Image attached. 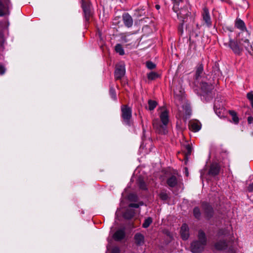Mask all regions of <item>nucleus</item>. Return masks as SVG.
Returning <instances> with one entry per match:
<instances>
[{"label":"nucleus","mask_w":253,"mask_h":253,"mask_svg":"<svg viewBox=\"0 0 253 253\" xmlns=\"http://www.w3.org/2000/svg\"><path fill=\"white\" fill-rule=\"evenodd\" d=\"M198 34L197 33H195L192 32L190 33V38H191L192 37L196 38V37H198Z\"/></svg>","instance_id":"37998d69"},{"label":"nucleus","mask_w":253,"mask_h":253,"mask_svg":"<svg viewBox=\"0 0 253 253\" xmlns=\"http://www.w3.org/2000/svg\"><path fill=\"white\" fill-rule=\"evenodd\" d=\"M202 210L205 216L208 218H211L213 215V210L212 206L207 202H203L202 204Z\"/></svg>","instance_id":"0eeeda50"},{"label":"nucleus","mask_w":253,"mask_h":253,"mask_svg":"<svg viewBox=\"0 0 253 253\" xmlns=\"http://www.w3.org/2000/svg\"><path fill=\"white\" fill-rule=\"evenodd\" d=\"M84 17H85V20L86 21H89L90 18L91 17V16L92 15L91 10H84Z\"/></svg>","instance_id":"7c9ffc66"},{"label":"nucleus","mask_w":253,"mask_h":253,"mask_svg":"<svg viewBox=\"0 0 253 253\" xmlns=\"http://www.w3.org/2000/svg\"><path fill=\"white\" fill-rule=\"evenodd\" d=\"M115 50L117 53H119L120 55H123L125 54L124 49L120 44H117L115 46Z\"/></svg>","instance_id":"a878e982"},{"label":"nucleus","mask_w":253,"mask_h":253,"mask_svg":"<svg viewBox=\"0 0 253 253\" xmlns=\"http://www.w3.org/2000/svg\"><path fill=\"white\" fill-rule=\"evenodd\" d=\"M230 32H232L233 31V28L231 27H227L226 28Z\"/></svg>","instance_id":"a18cd8bd"},{"label":"nucleus","mask_w":253,"mask_h":253,"mask_svg":"<svg viewBox=\"0 0 253 253\" xmlns=\"http://www.w3.org/2000/svg\"><path fill=\"white\" fill-rule=\"evenodd\" d=\"M155 7L157 10H159L160 8V5L158 4H156L155 5Z\"/></svg>","instance_id":"de8ad7c7"},{"label":"nucleus","mask_w":253,"mask_h":253,"mask_svg":"<svg viewBox=\"0 0 253 253\" xmlns=\"http://www.w3.org/2000/svg\"><path fill=\"white\" fill-rule=\"evenodd\" d=\"M146 67L149 69H154L155 67H156V65L153 63L151 61H147L146 62Z\"/></svg>","instance_id":"c9c22d12"},{"label":"nucleus","mask_w":253,"mask_h":253,"mask_svg":"<svg viewBox=\"0 0 253 253\" xmlns=\"http://www.w3.org/2000/svg\"><path fill=\"white\" fill-rule=\"evenodd\" d=\"M248 190L250 192H253V182L249 185L248 187Z\"/></svg>","instance_id":"ea45409f"},{"label":"nucleus","mask_w":253,"mask_h":253,"mask_svg":"<svg viewBox=\"0 0 253 253\" xmlns=\"http://www.w3.org/2000/svg\"><path fill=\"white\" fill-rule=\"evenodd\" d=\"M152 222V218L149 217L145 219L144 223L142 224V227L144 228L148 227Z\"/></svg>","instance_id":"393cba45"},{"label":"nucleus","mask_w":253,"mask_h":253,"mask_svg":"<svg viewBox=\"0 0 253 253\" xmlns=\"http://www.w3.org/2000/svg\"><path fill=\"white\" fill-rule=\"evenodd\" d=\"M220 169V166L217 163H213L211 165L209 173L210 175L215 176L218 174Z\"/></svg>","instance_id":"2eb2a0df"},{"label":"nucleus","mask_w":253,"mask_h":253,"mask_svg":"<svg viewBox=\"0 0 253 253\" xmlns=\"http://www.w3.org/2000/svg\"><path fill=\"white\" fill-rule=\"evenodd\" d=\"M190 129L193 132H197L201 128V123L198 121H191L189 124Z\"/></svg>","instance_id":"a211bd4d"},{"label":"nucleus","mask_w":253,"mask_h":253,"mask_svg":"<svg viewBox=\"0 0 253 253\" xmlns=\"http://www.w3.org/2000/svg\"><path fill=\"white\" fill-rule=\"evenodd\" d=\"M109 94H110L111 97L112 98V99H113L114 100H117V95H116V91L113 86H110Z\"/></svg>","instance_id":"5701e85b"},{"label":"nucleus","mask_w":253,"mask_h":253,"mask_svg":"<svg viewBox=\"0 0 253 253\" xmlns=\"http://www.w3.org/2000/svg\"><path fill=\"white\" fill-rule=\"evenodd\" d=\"M5 4L0 0V16H3L5 14Z\"/></svg>","instance_id":"2f4dec72"},{"label":"nucleus","mask_w":253,"mask_h":253,"mask_svg":"<svg viewBox=\"0 0 253 253\" xmlns=\"http://www.w3.org/2000/svg\"><path fill=\"white\" fill-rule=\"evenodd\" d=\"M178 182V179L174 175H170L168 177L167 179V184L168 186L170 188H173L176 187L177 185Z\"/></svg>","instance_id":"ddd939ff"},{"label":"nucleus","mask_w":253,"mask_h":253,"mask_svg":"<svg viewBox=\"0 0 253 253\" xmlns=\"http://www.w3.org/2000/svg\"><path fill=\"white\" fill-rule=\"evenodd\" d=\"M218 234H219V235H220V234H224V232H223V230H219V232H218Z\"/></svg>","instance_id":"09e8293b"},{"label":"nucleus","mask_w":253,"mask_h":253,"mask_svg":"<svg viewBox=\"0 0 253 253\" xmlns=\"http://www.w3.org/2000/svg\"><path fill=\"white\" fill-rule=\"evenodd\" d=\"M120 249L118 247H114L112 249L111 253H120Z\"/></svg>","instance_id":"58836bf2"},{"label":"nucleus","mask_w":253,"mask_h":253,"mask_svg":"<svg viewBox=\"0 0 253 253\" xmlns=\"http://www.w3.org/2000/svg\"><path fill=\"white\" fill-rule=\"evenodd\" d=\"M247 97L251 102V106L253 108V93L252 92L248 93Z\"/></svg>","instance_id":"4c0bfd02"},{"label":"nucleus","mask_w":253,"mask_h":253,"mask_svg":"<svg viewBox=\"0 0 253 253\" xmlns=\"http://www.w3.org/2000/svg\"><path fill=\"white\" fill-rule=\"evenodd\" d=\"M192 152V148L189 144H187L185 146L184 153L185 157L187 158L188 156H190Z\"/></svg>","instance_id":"b1692460"},{"label":"nucleus","mask_w":253,"mask_h":253,"mask_svg":"<svg viewBox=\"0 0 253 253\" xmlns=\"http://www.w3.org/2000/svg\"><path fill=\"white\" fill-rule=\"evenodd\" d=\"M228 36L229 40L225 38L222 39L223 44L229 46L236 55H241L243 51V47L239 43V40H234L231 39L230 35Z\"/></svg>","instance_id":"7ed1b4c3"},{"label":"nucleus","mask_w":253,"mask_h":253,"mask_svg":"<svg viewBox=\"0 0 253 253\" xmlns=\"http://www.w3.org/2000/svg\"><path fill=\"white\" fill-rule=\"evenodd\" d=\"M82 7L83 9V11L91 10L90 3L86 2L85 1L83 2Z\"/></svg>","instance_id":"f704fd0d"},{"label":"nucleus","mask_w":253,"mask_h":253,"mask_svg":"<svg viewBox=\"0 0 253 253\" xmlns=\"http://www.w3.org/2000/svg\"><path fill=\"white\" fill-rule=\"evenodd\" d=\"M244 34L245 35L243 36V37L239 39V43L241 44L243 49L245 48L249 54L252 55L253 53V48L249 39L250 34L248 31H246Z\"/></svg>","instance_id":"39448f33"},{"label":"nucleus","mask_w":253,"mask_h":253,"mask_svg":"<svg viewBox=\"0 0 253 253\" xmlns=\"http://www.w3.org/2000/svg\"><path fill=\"white\" fill-rule=\"evenodd\" d=\"M248 122L250 124L253 123V117L252 116L249 117L248 118Z\"/></svg>","instance_id":"c03bdc74"},{"label":"nucleus","mask_w":253,"mask_h":253,"mask_svg":"<svg viewBox=\"0 0 253 253\" xmlns=\"http://www.w3.org/2000/svg\"><path fill=\"white\" fill-rule=\"evenodd\" d=\"M204 71L203 65L201 64H199L196 68V73H195V79L196 80H198L199 78L201 77L202 74Z\"/></svg>","instance_id":"412c9836"},{"label":"nucleus","mask_w":253,"mask_h":253,"mask_svg":"<svg viewBox=\"0 0 253 253\" xmlns=\"http://www.w3.org/2000/svg\"><path fill=\"white\" fill-rule=\"evenodd\" d=\"M177 16L178 19H183L182 20L183 22L184 19L188 17L190 13L189 12L186 6L181 8L180 10L178 9L177 12Z\"/></svg>","instance_id":"9d476101"},{"label":"nucleus","mask_w":253,"mask_h":253,"mask_svg":"<svg viewBox=\"0 0 253 253\" xmlns=\"http://www.w3.org/2000/svg\"><path fill=\"white\" fill-rule=\"evenodd\" d=\"M207 244V238L205 233L200 230L198 233V240L193 242L191 245V250L193 253H201Z\"/></svg>","instance_id":"f03ea898"},{"label":"nucleus","mask_w":253,"mask_h":253,"mask_svg":"<svg viewBox=\"0 0 253 253\" xmlns=\"http://www.w3.org/2000/svg\"><path fill=\"white\" fill-rule=\"evenodd\" d=\"M229 113L232 117V122L236 125L238 124L239 122V119L236 112L233 110H229Z\"/></svg>","instance_id":"4be33fe9"},{"label":"nucleus","mask_w":253,"mask_h":253,"mask_svg":"<svg viewBox=\"0 0 253 253\" xmlns=\"http://www.w3.org/2000/svg\"><path fill=\"white\" fill-rule=\"evenodd\" d=\"M159 196L160 198L164 201L167 200L169 198V196L166 192H161Z\"/></svg>","instance_id":"72a5a7b5"},{"label":"nucleus","mask_w":253,"mask_h":253,"mask_svg":"<svg viewBox=\"0 0 253 253\" xmlns=\"http://www.w3.org/2000/svg\"><path fill=\"white\" fill-rule=\"evenodd\" d=\"M126 69L125 65L123 64H118L116 66L115 71V78L116 80H121L125 75Z\"/></svg>","instance_id":"6e6552de"},{"label":"nucleus","mask_w":253,"mask_h":253,"mask_svg":"<svg viewBox=\"0 0 253 253\" xmlns=\"http://www.w3.org/2000/svg\"><path fill=\"white\" fill-rule=\"evenodd\" d=\"M174 0V5L173 6L172 9H173V10L175 12H177L178 11V9L179 2H181L182 1V0Z\"/></svg>","instance_id":"473e14b6"},{"label":"nucleus","mask_w":253,"mask_h":253,"mask_svg":"<svg viewBox=\"0 0 253 253\" xmlns=\"http://www.w3.org/2000/svg\"><path fill=\"white\" fill-rule=\"evenodd\" d=\"M122 18L123 22L126 27L129 28L132 26L133 19L128 13H124L123 15Z\"/></svg>","instance_id":"4468645a"},{"label":"nucleus","mask_w":253,"mask_h":253,"mask_svg":"<svg viewBox=\"0 0 253 253\" xmlns=\"http://www.w3.org/2000/svg\"><path fill=\"white\" fill-rule=\"evenodd\" d=\"M202 16L203 21L205 22L206 25L208 27H210L211 25V21L209 10L207 7L203 8Z\"/></svg>","instance_id":"f8f14e48"},{"label":"nucleus","mask_w":253,"mask_h":253,"mask_svg":"<svg viewBox=\"0 0 253 253\" xmlns=\"http://www.w3.org/2000/svg\"><path fill=\"white\" fill-rule=\"evenodd\" d=\"M201 88L204 92L208 93L213 88V86L211 84L202 82L201 84Z\"/></svg>","instance_id":"6ab92c4d"},{"label":"nucleus","mask_w":253,"mask_h":253,"mask_svg":"<svg viewBox=\"0 0 253 253\" xmlns=\"http://www.w3.org/2000/svg\"><path fill=\"white\" fill-rule=\"evenodd\" d=\"M135 214L134 210L128 209H127L124 213L123 216L125 218L129 219L132 218Z\"/></svg>","instance_id":"aec40b11"},{"label":"nucleus","mask_w":253,"mask_h":253,"mask_svg":"<svg viewBox=\"0 0 253 253\" xmlns=\"http://www.w3.org/2000/svg\"><path fill=\"white\" fill-rule=\"evenodd\" d=\"M235 27L242 32L239 34V36H243L245 33L247 31L244 22L240 19H237L235 23Z\"/></svg>","instance_id":"1a4fd4ad"},{"label":"nucleus","mask_w":253,"mask_h":253,"mask_svg":"<svg viewBox=\"0 0 253 253\" xmlns=\"http://www.w3.org/2000/svg\"><path fill=\"white\" fill-rule=\"evenodd\" d=\"M138 186H139V187L141 189H142V190H146L147 189L146 185L145 182L144 181V180L141 178L139 179Z\"/></svg>","instance_id":"c756f323"},{"label":"nucleus","mask_w":253,"mask_h":253,"mask_svg":"<svg viewBox=\"0 0 253 253\" xmlns=\"http://www.w3.org/2000/svg\"><path fill=\"white\" fill-rule=\"evenodd\" d=\"M185 170H186V175H187H187H188V172H187V171H188V169H187V168H185Z\"/></svg>","instance_id":"8fccbe9b"},{"label":"nucleus","mask_w":253,"mask_h":253,"mask_svg":"<svg viewBox=\"0 0 253 253\" xmlns=\"http://www.w3.org/2000/svg\"><path fill=\"white\" fill-rule=\"evenodd\" d=\"M143 205V203L142 202H140L138 204L131 203V204H129L128 207L129 208H138L140 206H142Z\"/></svg>","instance_id":"e433bc0d"},{"label":"nucleus","mask_w":253,"mask_h":253,"mask_svg":"<svg viewBox=\"0 0 253 253\" xmlns=\"http://www.w3.org/2000/svg\"><path fill=\"white\" fill-rule=\"evenodd\" d=\"M9 0H5V4L6 5V6H8V3H9Z\"/></svg>","instance_id":"49530a36"},{"label":"nucleus","mask_w":253,"mask_h":253,"mask_svg":"<svg viewBox=\"0 0 253 253\" xmlns=\"http://www.w3.org/2000/svg\"><path fill=\"white\" fill-rule=\"evenodd\" d=\"M160 119L163 125L158 119H154L153 126L156 131L161 134H166L168 132L167 125L169 122V116L167 111H164L160 115Z\"/></svg>","instance_id":"f257e3e1"},{"label":"nucleus","mask_w":253,"mask_h":253,"mask_svg":"<svg viewBox=\"0 0 253 253\" xmlns=\"http://www.w3.org/2000/svg\"><path fill=\"white\" fill-rule=\"evenodd\" d=\"M5 71V69L4 66L2 65H0V74L2 75L4 73Z\"/></svg>","instance_id":"79ce46f5"},{"label":"nucleus","mask_w":253,"mask_h":253,"mask_svg":"<svg viewBox=\"0 0 253 253\" xmlns=\"http://www.w3.org/2000/svg\"><path fill=\"white\" fill-rule=\"evenodd\" d=\"M215 248L219 251L225 250L228 249L230 253H233L234 251L231 247H229L228 243L225 240L217 241L214 245Z\"/></svg>","instance_id":"423d86ee"},{"label":"nucleus","mask_w":253,"mask_h":253,"mask_svg":"<svg viewBox=\"0 0 253 253\" xmlns=\"http://www.w3.org/2000/svg\"><path fill=\"white\" fill-rule=\"evenodd\" d=\"M158 74L154 72H151L147 75L148 79L150 80H154L158 78Z\"/></svg>","instance_id":"cd10ccee"},{"label":"nucleus","mask_w":253,"mask_h":253,"mask_svg":"<svg viewBox=\"0 0 253 253\" xmlns=\"http://www.w3.org/2000/svg\"><path fill=\"white\" fill-rule=\"evenodd\" d=\"M126 236L125 229L117 230L113 234V238L116 241H120L125 238Z\"/></svg>","instance_id":"9b49d317"},{"label":"nucleus","mask_w":253,"mask_h":253,"mask_svg":"<svg viewBox=\"0 0 253 253\" xmlns=\"http://www.w3.org/2000/svg\"><path fill=\"white\" fill-rule=\"evenodd\" d=\"M122 118L124 124L128 126L132 125L131 109L127 105H122L121 106Z\"/></svg>","instance_id":"20e7f679"},{"label":"nucleus","mask_w":253,"mask_h":253,"mask_svg":"<svg viewBox=\"0 0 253 253\" xmlns=\"http://www.w3.org/2000/svg\"><path fill=\"white\" fill-rule=\"evenodd\" d=\"M128 198H129V200L135 201V199H136V196L134 194H130Z\"/></svg>","instance_id":"a19ab883"},{"label":"nucleus","mask_w":253,"mask_h":253,"mask_svg":"<svg viewBox=\"0 0 253 253\" xmlns=\"http://www.w3.org/2000/svg\"><path fill=\"white\" fill-rule=\"evenodd\" d=\"M157 105V103L156 101L152 100H149L148 101L149 110L150 111L153 110Z\"/></svg>","instance_id":"bb28decb"},{"label":"nucleus","mask_w":253,"mask_h":253,"mask_svg":"<svg viewBox=\"0 0 253 253\" xmlns=\"http://www.w3.org/2000/svg\"><path fill=\"white\" fill-rule=\"evenodd\" d=\"M180 234L183 240H186L188 239L189 236V228L186 224H182L181 227Z\"/></svg>","instance_id":"dca6fc26"},{"label":"nucleus","mask_w":253,"mask_h":253,"mask_svg":"<svg viewBox=\"0 0 253 253\" xmlns=\"http://www.w3.org/2000/svg\"><path fill=\"white\" fill-rule=\"evenodd\" d=\"M134 240L137 246H142L144 243V236L140 233H137L134 235Z\"/></svg>","instance_id":"f3484780"},{"label":"nucleus","mask_w":253,"mask_h":253,"mask_svg":"<svg viewBox=\"0 0 253 253\" xmlns=\"http://www.w3.org/2000/svg\"><path fill=\"white\" fill-rule=\"evenodd\" d=\"M193 214L195 218L199 219L201 217V211L198 207H195L193 209Z\"/></svg>","instance_id":"c85d7f7f"}]
</instances>
